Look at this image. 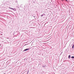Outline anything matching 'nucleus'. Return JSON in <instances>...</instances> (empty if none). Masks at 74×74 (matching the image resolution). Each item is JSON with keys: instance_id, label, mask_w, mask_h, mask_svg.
I'll return each instance as SVG.
<instances>
[{"instance_id": "f257e3e1", "label": "nucleus", "mask_w": 74, "mask_h": 74, "mask_svg": "<svg viewBox=\"0 0 74 74\" xmlns=\"http://www.w3.org/2000/svg\"><path fill=\"white\" fill-rule=\"evenodd\" d=\"M9 9H11L12 10H14V9L11 8L10 7H9Z\"/></svg>"}, {"instance_id": "f03ea898", "label": "nucleus", "mask_w": 74, "mask_h": 74, "mask_svg": "<svg viewBox=\"0 0 74 74\" xmlns=\"http://www.w3.org/2000/svg\"><path fill=\"white\" fill-rule=\"evenodd\" d=\"M29 49H25L24 50V51H27V50H29Z\"/></svg>"}, {"instance_id": "7ed1b4c3", "label": "nucleus", "mask_w": 74, "mask_h": 74, "mask_svg": "<svg viewBox=\"0 0 74 74\" xmlns=\"http://www.w3.org/2000/svg\"><path fill=\"white\" fill-rule=\"evenodd\" d=\"M74 44H73L72 45V48H74Z\"/></svg>"}, {"instance_id": "20e7f679", "label": "nucleus", "mask_w": 74, "mask_h": 74, "mask_svg": "<svg viewBox=\"0 0 74 74\" xmlns=\"http://www.w3.org/2000/svg\"><path fill=\"white\" fill-rule=\"evenodd\" d=\"M70 55H69V57H68V58H69V59H70Z\"/></svg>"}, {"instance_id": "39448f33", "label": "nucleus", "mask_w": 74, "mask_h": 74, "mask_svg": "<svg viewBox=\"0 0 74 74\" xmlns=\"http://www.w3.org/2000/svg\"><path fill=\"white\" fill-rule=\"evenodd\" d=\"M71 58H74V56H72Z\"/></svg>"}, {"instance_id": "423d86ee", "label": "nucleus", "mask_w": 74, "mask_h": 74, "mask_svg": "<svg viewBox=\"0 0 74 74\" xmlns=\"http://www.w3.org/2000/svg\"><path fill=\"white\" fill-rule=\"evenodd\" d=\"M41 16H43V15L42 14V15H41Z\"/></svg>"}, {"instance_id": "0eeeda50", "label": "nucleus", "mask_w": 74, "mask_h": 74, "mask_svg": "<svg viewBox=\"0 0 74 74\" xmlns=\"http://www.w3.org/2000/svg\"><path fill=\"white\" fill-rule=\"evenodd\" d=\"M65 1H68L67 0H66Z\"/></svg>"}, {"instance_id": "6e6552de", "label": "nucleus", "mask_w": 74, "mask_h": 74, "mask_svg": "<svg viewBox=\"0 0 74 74\" xmlns=\"http://www.w3.org/2000/svg\"><path fill=\"white\" fill-rule=\"evenodd\" d=\"M44 15H45V14H44Z\"/></svg>"}]
</instances>
